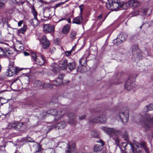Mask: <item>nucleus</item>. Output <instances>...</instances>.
I'll list each match as a JSON object with an SVG mask.
<instances>
[{"label":"nucleus","instance_id":"19","mask_svg":"<svg viewBox=\"0 0 153 153\" xmlns=\"http://www.w3.org/2000/svg\"><path fill=\"white\" fill-rule=\"evenodd\" d=\"M80 16H77L74 18L72 23L77 25L81 24L83 21L82 17V14H80Z\"/></svg>","mask_w":153,"mask_h":153},{"label":"nucleus","instance_id":"1","mask_svg":"<svg viewBox=\"0 0 153 153\" xmlns=\"http://www.w3.org/2000/svg\"><path fill=\"white\" fill-rule=\"evenodd\" d=\"M106 4L107 8L113 10L122 7L124 9H126L129 7H140L141 4L140 2L134 0H130L124 4L119 2L118 0H108V2Z\"/></svg>","mask_w":153,"mask_h":153},{"label":"nucleus","instance_id":"2","mask_svg":"<svg viewBox=\"0 0 153 153\" xmlns=\"http://www.w3.org/2000/svg\"><path fill=\"white\" fill-rule=\"evenodd\" d=\"M64 113L62 110L57 111L55 109H51L47 112L43 113V117H40L42 119H43L46 117H53L54 120H58L63 116Z\"/></svg>","mask_w":153,"mask_h":153},{"label":"nucleus","instance_id":"32","mask_svg":"<svg viewBox=\"0 0 153 153\" xmlns=\"http://www.w3.org/2000/svg\"><path fill=\"white\" fill-rule=\"evenodd\" d=\"M67 147H66L65 153H71V146L68 144H67Z\"/></svg>","mask_w":153,"mask_h":153},{"label":"nucleus","instance_id":"11","mask_svg":"<svg viewBox=\"0 0 153 153\" xmlns=\"http://www.w3.org/2000/svg\"><path fill=\"white\" fill-rule=\"evenodd\" d=\"M134 80V79H132L131 77H129L127 79L124 85L125 89L126 90L129 91L134 87L135 84L133 82Z\"/></svg>","mask_w":153,"mask_h":153},{"label":"nucleus","instance_id":"27","mask_svg":"<svg viewBox=\"0 0 153 153\" xmlns=\"http://www.w3.org/2000/svg\"><path fill=\"white\" fill-rule=\"evenodd\" d=\"M77 34L76 32L74 30L71 31L70 34V37L72 41H73L76 38Z\"/></svg>","mask_w":153,"mask_h":153},{"label":"nucleus","instance_id":"30","mask_svg":"<svg viewBox=\"0 0 153 153\" xmlns=\"http://www.w3.org/2000/svg\"><path fill=\"white\" fill-rule=\"evenodd\" d=\"M145 108L146 111H153V103H151L147 105Z\"/></svg>","mask_w":153,"mask_h":153},{"label":"nucleus","instance_id":"51","mask_svg":"<svg viewBox=\"0 0 153 153\" xmlns=\"http://www.w3.org/2000/svg\"><path fill=\"white\" fill-rule=\"evenodd\" d=\"M54 42L57 45L59 44V40L58 39L54 40Z\"/></svg>","mask_w":153,"mask_h":153},{"label":"nucleus","instance_id":"6","mask_svg":"<svg viewBox=\"0 0 153 153\" xmlns=\"http://www.w3.org/2000/svg\"><path fill=\"white\" fill-rule=\"evenodd\" d=\"M31 10V13L33 15L34 18L30 20L29 22L32 25L35 27L38 26L39 24V22L37 17V13L34 7H32Z\"/></svg>","mask_w":153,"mask_h":153},{"label":"nucleus","instance_id":"5","mask_svg":"<svg viewBox=\"0 0 153 153\" xmlns=\"http://www.w3.org/2000/svg\"><path fill=\"white\" fill-rule=\"evenodd\" d=\"M128 34L126 33L123 32L119 36V37L113 40L114 44L119 45L123 42H124L128 37Z\"/></svg>","mask_w":153,"mask_h":153},{"label":"nucleus","instance_id":"42","mask_svg":"<svg viewBox=\"0 0 153 153\" xmlns=\"http://www.w3.org/2000/svg\"><path fill=\"white\" fill-rule=\"evenodd\" d=\"M5 52L3 50L1 49L0 50V56H5Z\"/></svg>","mask_w":153,"mask_h":153},{"label":"nucleus","instance_id":"45","mask_svg":"<svg viewBox=\"0 0 153 153\" xmlns=\"http://www.w3.org/2000/svg\"><path fill=\"white\" fill-rule=\"evenodd\" d=\"M97 142L101 143V146H102V147L105 144L104 141L101 139H100L99 141H97Z\"/></svg>","mask_w":153,"mask_h":153},{"label":"nucleus","instance_id":"38","mask_svg":"<svg viewBox=\"0 0 153 153\" xmlns=\"http://www.w3.org/2000/svg\"><path fill=\"white\" fill-rule=\"evenodd\" d=\"M13 55V53L10 51H6L5 52V56L7 57L11 56Z\"/></svg>","mask_w":153,"mask_h":153},{"label":"nucleus","instance_id":"53","mask_svg":"<svg viewBox=\"0 0 153 153\" xmlns=\"http://www.w3.org/2000/svg\"><path fill=\"white\" fill-rule=\"evenodd\" d=\"M24 54L25 56H27L29 55V53L27 52H24Z\"/></svg>","mask_w":153,"mask_h":153},{"label":"nucleus","instance_id":"29","mask_svg":"<svg viewBox=\"0 0 153 153\" xmlns=\"http://www.w3.org/2000/svg\"><path fill=\"white\" fill-rule=\"evenodd\" d=\"M27 29V26L26 25H24L22 28H21L20 29L18 30L17 33L18 34H23L26 31Z\"/></svg>","mask_w":153,"mask_h":153},{"label":"nucleus","instance_id":"46","mask_svg":"<svg viewBox=\"0 0 153 153\" xmlns=\"http://www.w3.org/2000/svg\"><path fill=\"white\" fill-rule=\"evenodd\" d=\"M86 116V115H82L81 116H80L79 117V119L80 120H82L84 119L85 118Z\"/></svg>","mask_w":153,"mask_h":153},{"label":"nucleus","instance_id":"25","mask_svg":"<svg viewBox=\"0 0 153 153\" xmlns=\"http://www.w3.org/2000/svg\"><path fill=\"white\" fill-rule=\"evenodd\" d=\"M102 149V146H100L98 144H96L94 146V151L97 152L101 151Z\"/></svg>","mask_w":153,"mask_h":153},{"label":"nucleus","instance_id":"7","mask_svg":"<svg viewBox=\"0 0 153 153\" xmlns=\"http://www.w3.org/2000/svg\"><path fill=\"white\" fill-rule=\"evenodd\" d=\"M11 126L12 128L16 130L22 131L25 129L26 128V124L24 122H16L13 124Z\"/></svg>","mask_w":153,"mask_h":153},{"label":"nucleus","instance_id":"24","mask_svg":"<svg viewBox=\"0 0 153 153\" xmlns=\"http://www.w3.org/2000/svg\"><path fill=\"white\" fill-rule=\"evenodd\" d=\"M76 66V65L74 62H68L67 68L69 70L72 71L75 69Z\"/></svg>","mask_w":153,"mask_h":153},{"label":"nucleus","instance_id":"47","mask_svg":"<svg viewBox=\"0 0 153 153\" xmlns=\"http://www.w3.org/2000/svg\"><path fill=\"white\" fill-rule=\"evenodd\" d=\"M79 7L80 10V13H81L83 11V9L84 8V5H81L79 6Z\"/></svg>","mask_w":153,"mask_h":153},{"label":"nucleus","instance_id":"23","mask_svg":"<svg viewBox=\"0 0 153 153\" xmlns=\"http://www.w3.org/2000/svg\"><path fill=\"white\" fill-rule=\"evenodd\" d=\"M50 69L54 72L59 70V65L55 63H52L50 66Z\"/></svg>","mask_w":153,"mask_h":153},{"label":"nucleus","instance_id":"28","mask_svg":"<svg viewBox=\"0 0 153 153\" xmlns=\"http://www.w3.org/2000/svg\"><path fill=\"white\" fill-rule=\"evenodd\" d=\"M70 30L69 26L68 25H66L64 26L63 28L62 32L65 34H67Z\"/></svg>","mask_w":153,"mask_h":153},{"label":"nucleus","instance_id":"3","mask_svg":"<svg viewBox=\"0 0 153 153\" xmlns=\"http://www.w3.org/2000/svg\"><path fill=\"white\" fill-rule=\"evenodd\" d=\"M118 117L123 123L124 122H127L128 118V110L125 108H122L119 112Z\"/></svg>","mask_w":153,"mask_h":153},{"label":"nucleus","instance_id":"57","mask_svg":"<svg viewBox=\"0 0 153 153\" xmlns=\"http://www.w3.org/2000/svg\"><path fill=\"white\" fill-rule=\"evenodd\" d=\"M74 47H74V46L73 47V48L72 49V50H71V51H72V50H73L74 51Z\"/></svg>","mask_w":153,"mask_h":153},{"label":"nucleus","instance_id":"61","mask_svg":"<svg viewBox=\"0 0 153 153\" xmlns=\"http://www.w3.org/2000/svg\"><path fill=\"white\" fill-rule=\"evenodd\" d=\"M152 136H153V134H152Z\"/></svg>","mask_w":153,"mask_h":153},{"label":"nucleus","instance_id":"59","mask_svg":"<svg viewBox=\"0 0 153 153\" xmlns=\"http://www.w3.org/2000/svg\"><path fill=\"white\" fill-rule=\"evenodd\" d=\"M69 82V80H68L67 82V84Z\"/></svg>","mask_w":153,"mask_h":153},{"label":"nucleus","instance_id":"35","mask_svg":"<svg viewBox=\"0 0 153 153\" xmlns=\"http://www.w3.org/2000/svg\"><path fill=\"white\" fill-rule=\"evenodd\" d=\"M8 69L11 71H13L16 72V67L13 66V65H9V68Z\"/></svg>","mask_w":153,"mask_h":153},{"label":"nucleus","instance_id":"21","mask_svg":"<svg viewBox=\"0 0 153 153\" xmlns=\"http://www.w3.org/2000/svg\"><path fill=\"white\" fill-rule=\"evenodd\" d=\"M33 86L36 89L44 88V86H43V85H42L41 82L39 80H36L35 81L34 83Z\"/></svg>","mask_w":153,"mask_h":153},{"label":"nucleus","instance_id":"49","mask_svg":"<svg viewBox=\"0 0 153 153\" xmlns=\"http://www.w3.org/2000/svg\"><path fill=\"white\" fill-rule=\"evenodd\" d=\"M75 148V143H73L71 145V149H74Z\"/></svg>","mask_w":153,"mask_h":153},{"label":"nucleus","instance_id":"54","mask_svg":"<svg viewBox=\"0 0 153 153\" xmlns=\"http://www.w3.org/2000/svg\"><path fill=\"white\" fill-rule=\"evenodd\" d=\"M124 139L127 142V143H128L129 142H130L129 141L128 138L127 137H126L125 138H124Z\"/></svg>","mask_w":153,"mask_h":153},{"label":"nucleus","instance_id":"60","mask_svg":"<svg viewBox=\"0 0 153 153\" xmlns=\"http://www.w3.org/2000/svg\"><path fill=\"white\" fill-rule=\"evenodd\" d=\"M65 19H64L63 18V19H61V20L60 21H62V20H65Z\"/></svg>","mask_w":153,"mask_h":153},{"label":"nucleus","instance_id":"52","mask_svg":"<svg viewBox=\"0 0 153 153\" xmlns=\"http://www.w3.org/2000/svg\"><path fill=\"white\" fill-rule=\"evenodd\" d=\"M148 12V10L147 9H145L143 10V13L146 14Z\"/></svg>","mask_w":153,"mask_h":153},{"label":"nucleus","instance_id":"33","mask_svg":"<svg viewBox=\"0 0 153 153\" xmlns=\"http://www.w3.org/2000/svg\"><path fill=\"white\" fill-rule=\"evenodd\" d=\"M7 73L8 74L7 75L10 76H13L16 72V71H13L9 69H7Z\"/></svg>","mask_w":153,"mask_h":153},{"label":"nucleus","instance_id":"34","mask_svg":"<svg viewBox=\"0 0 153 153\" xmlns=\"http://www.w3.org/2000/svg\"><path fill=\"white\" fill-rule=\"evenodd\" d=\"M31 57L34 61H36L37 59L36 54L35 53H31Z\"/></svg>","mask_w":153,"mask_h":153},{"label":"nucleus","instance_id":"41","mask_svg":"<svg viewBox=\"0 0 153 153\" xmlns=\"http://www.w3.org/2000/svg\"><path fill=\"white\" fill-rule=\"evenodd\" d=\"M92 136L94 137H97L98 136V133L96 132L95 131H93L92 132Z\"/></svg>","mask_w":153,"mask_h":153},{"label":"nucleus","instance_id":"4","mask_svg":"<svg viewBox=\"0 0 153 153\" xmlns=\"http://www.w3.org/2000/svg\"><path fill=\"white\" fill-rule=\"evenodd\" d=\"M89 120L92 123H103L106 122V118L105 115L102 114L99 117L90 118Z\"/></svg>","mask_w":153,"mask_h":153},{"label":"nucleus","instance_id":"58","mask_svg":"<svg viewBox=\"0 0 153 153\" xmlns=\"http://www.w3.org/2000/svg\"><path fill=\"white\" fill-rule=\"evenodd\" d=\"M143 25H141V26H140V29H141V28H142V26H143Z\"/></svg>","mask_w":153,"mask_h":153},{"label":"nucleus","instance_id":"56","mask_svg":"<svg viewBox=\"0 0 153 153\" xmlns=\"http://www.w3.org/2000/svg\"><path fill=\"white\" fill-rule=\"evenodd\" d=\"M16 80L17 79H15L14 80H13L12 81V84L15 82Z\"/></svg>","mask_w":153,"mask_h":153},{"label":"nucleus","instance_id":"16","mask_svg":"<svg viewBox=\"0 0 153 153\" xmlns=\"http://www.w3.org/2000/svg\"><path fill=\"white\" fill-rule=\"evenodd\" d=\"M68 60L64 59L59 62V70H64L67 69L68 64Z\"/></svg>","mask_w":153,"mask_h":153},{"label":"nucleus","instance_id":"48","mask_svg":"<svg viewBox=\"0 0 153 153\" xmlns=\"http://www.w3.org/2000/svg\"><path fill=\"white\" fill-rule=\"evenodd\" d=\"M23 20H21L18 22V26L19 27L23 23Z\"/></svg>","mask_w":153,"mask_h":153},{"label":"nucleus","instance_id":"31","mask_svg":"<svg viewBox=\"0 0 153 153\" xmlns=\"http://www.w3.org/2000/svg\"><path fill=\"white\" fill-rule=\"evenodd\" d=\"M43 86H44V88H52L53 87V85H52L49 83H45L43 85Z\"/></svg>","mask_w":153,"mask_h":153},{"label":"nucleus","instance_id":"12","mask_svg":"<svg viewBox=\"0 0 153 153\" xmlns=\"http://www.w3.org/2000/svg\"><path fill=\"white\" fill-rule=\"evenodd\" d=\"M66 123L65 121H62L56 124L55 125L50 126L47 133L49 132L52 129L55 128L56 129H64L66 126Z\"/></svg>","mask_w":153,"mask_h":153},{"label":"nucleus","instance_id":"18","mask_svg":"<svg viewBox=\"0 0 153 153\" xmlns=\"http://www.w3.org/2000/svg\"><path fill=\"white\" fill-rule=\"evenodd\" d=\"M68 116L69 118L68 123L69 124H73L76 121V116L74 113L69 112L68 113Z\"/></svg>","mask_w":153,"mask_h":153},{"label":"nucleus","instance_id":"10","mask_svg":"<svg viewBox=\"0 0 153 153\" xmlns=\"http://www.w3.org/2000/svg\"><path fill=\"white\" fill-rule=\"evenodd\" d=\"M142 123L146 126H147L148 124H153V117H151V115L146 113L143 117Z\"/></svg>","mask_w":153,"mask_h":153},{"label":"nucleus","instance_id":"14","mask_svg":"<svg viewBox=\"0 0 153 153\" xmlns=\"http://www.w3.org/2000/svg\"><path fill=\"white\" fill-rule=\"evenodd\" d=\"M54 27L50 24H45L43 27V31L45 33L53 32Z\"/></svg>","mask_w":153,"mask_h":153},{"label":"nucleus","instance_id":"50","mask_svg":"<svg viewBox=\"0 0 153 153\" xmlns=\"http://www.w3.org/2000/svg\"><path fill=\"white\" fill-rule=\"evenodd\" d=\"M102 14H101L97 16V19L100 20L102 18Z\"/></svg>","mask_w":153,"mask_h":153},{"label":"nucleus","instance_id":"40","mask_svg":"<svg viewBox=\"0 0 153 153\" xmlns=\"http://www.w3.org/2000/svg\"><path fill=\"white\" fill-rule=\"evenodd\" d=\"M26 141L27 142H34V141L30 137H27L26 139Z\"/></svg>","mask_w":153,"mask_h":153},{"label":"nucleus","instance_id":"39","mask_svg":"<svg viewBox=\"0 0 153 153\" xmlns=\"http://www.w3.org/2000/svg\"><path fill=\"white\" fill-rule=\"evenodd\" d=\"M114 139L115 141V144H116V145H119L120 142V140L119 138L116 137V138H114Z\"/></svg>","mask_w":153,"mask_h":153},{"label":"nucleus","instance_id":"13","mask_svg":"<svg viewBox=\"0 0 153 153\" xmlns=\"http://www.w3.org/2000/svg\"><path fill=\"white\" fill-rule=\"evenodd\" d=\"M40 42L42 44V47L44 49H47L50 46V42L45 35L42 36Z\"/></svg>","mask_w":153,"mask_h":153},{"label":"nucleus","instance_id":"8","mask_svg":"<svg viewBox=\"0 0 153 153\" xmlns=\"http://www.w3.org/2000/svg\"><path fill=\"white\" fill-rule=\"evenodd\" d=\"M122 148H124V150H126L125 152L126 153H132L131 152V150L133 151L134 148H135V145L133 144V145L131 142H129L128 143L126 142H123L122 143L121 146Z\"/></svg>","mask_w":153,"mask_h":153},{"label":"nucleus","instance_id":"43","mask_svg":"<svg viewBox=\"0 0 153 153\" xmlns=\"http://www.w3.org/2000/svg\"><path fill=\"white\" fill-rule=\"evenodd\" d=\"M71 53H72V52H71V51H66L65 53V54L67 56H68L71 55Z\"/></svg>","mask_w":153,"mask_h":153},{"label":"nucleus","instance_id":"26","mask_svg":"<svg viewBox=\"0 0 153 153\" xmlns=\"http://www.w3.org/2000/svg\"><path fill=\"white\" fill-rule=\"evenodd\" d=\"M79 64L82 66H85L87 65L86 59L82 57L79 60Z\"/></svg>","mask_w":153,"mask_h":153},{"label":"nucleus","instance_id":"22","mask_svg":"<svg viewBox=\"0 0 153 153\" xmlns=\"http://www.w3.org/2000/svg\"><path fill=\"white\" fill-rule=\"evenodd\" d=\"M45 59L43 56L41 55L40 58L38 59L36 61V64L40 65H43L45 62Z\"/></svg>","mask_w":153,"mask_h":153},{"label":"nucleus","instance_id":"20","mask_svg":"<svg viewBox=\"0 0 153 153\" xmlns=\"http://www.w3.org/2000/svg\"><path fill=\"white\" fill-rule=\"evenodd\" d=\"M132 53L134 54L140 55V51L138 48V46L136 45H133L132 47Z\"/></svg>","mask_w":153,"mask_h":153},{"label":"nucleus","instance_id":"15","mask_svg":"<svg viewBox=\"0 0 153 153\" xmlns=\"http://www.w3.org/2000/svg\"><path fill=\"white\" fill-rule=\"evenodd\" d=\"M65 75L63 74H60L58 77L57 79L53 81V84L56 86H60L62 84L63 78Z\"/></svg>","mask_w":153,"mask_h":153},{"label":"nucleus","instance_id":"55","mask_svg":"<svg viewBox=\"0 0 153 153\" xmlns=\"http://www.w3.org/2000/svg\"><path fill=\"white\" fill-rule=\"evenodd\" d=\"M67 21L69 23H71V20L70 19H69V18L68 19H67Z\"/></svg>","mask_w":153,"mask_h":153},{"label":"nucleus","instance_id":"36","mask_svg":"<svg viewBox=\"0 0 153 153\" xmlns=\"http://www.w3.org/2000/svg\"><path fill=\"white\" fill-rule=\"evenodd\" d=\"M42 149V146L41 145L38 144L36 146V152H37L41 150Z\"/></svg>","mask_w":153,"mask_h":153},{"label":"nucleus","instance_id":"37","mask_svg":"<svg viewBox=\"0 0 153 153\" xmlns=\"http://www.w3.org/2000/svg\"><path fill=\"white\" fill-rule=\"evenodd\" d=\"M58 102V99L56 97H53L52 99V101L50 102V104H52L53 103H56Z\"/></svg>","mask_w":153,"mask_h":153},{"label":"nucleus","instance_id":"9","mask_svg":"<svg viewBox=\"0 0 153 153\" xmlns=\"http://www.w3.org/2000/svg\"><path fill=\"white\" fill-rule=\"evenodd\" d=\"M101 129L107 134L115 135L116 136H117L121 134L120 131L116 130L113 128H110L105 127H101Z\"/></svg>","mask_w":153,"mask_h":153},{"label":"nucleus","instance_id":"44","mask_svg":"<svg viewBox=\"0 0 153 153\" xmlns=\"http://www.w3.org/2000/svg\"><path fill=\"white\" fill-rule=\"evenodd\" d=\"M139 10H137L136 12L133 11L132 12V14L133 15V16H136L138 15V13L139 12Z\"/></svg>","mask_w":153,"mask_h":153},{"label":"nucleus","instance_id":"17","mask_svg":"<svg viewBox=\"0 0 153 153\" xmlns=\"http://www.w3.org/2000/svg\"><path fill=\"white\" fill-rule=\"evenodd\" d=\"M14 49L15 51L20 53L22 51L24 50V47L22 43L20 41H17L14 46Z\"/></svg>","mask_w":153,"mask_h":153}]
</instances>
